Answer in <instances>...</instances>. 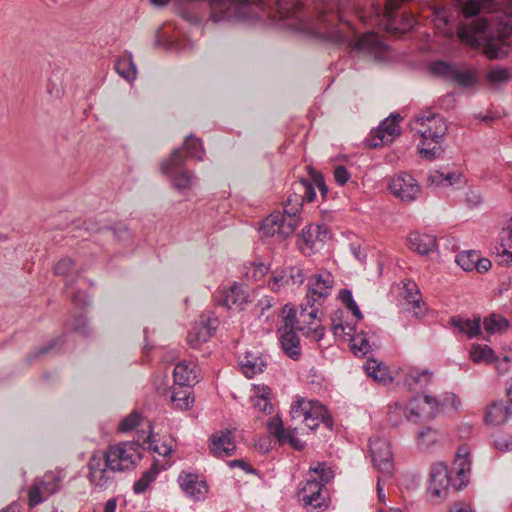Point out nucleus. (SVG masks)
Returning a JSON list of instances; mask_svg holds the SVG:
<instances>
[{
    "label": "nucleus",
    "mask_w": 512,
    "mask_h": 512,
    "mask_svg": "<svg viewBox=\"0 0 512 512\" xmlns=\"http://www.w3.org/2000/svg\"><path fill=\"white\" fill-rule=\"evenodd\" d=\"M173 186L178 191L190 190L193 187V173L186 170L173 178Z\"/></svg>",
    "instance_id": "obj_50"
},
{
    "label": "nucleus",
    "mask_w": 512,
    "mask_h": 512,
    "mask_svg": "<svg viewBox=\"0 0 512 512\" xmlns=\"http://www.w3.org/2000/svg\"><path fill=\"white\" fill-rule=\"evenodd\" d=\"M50 485L49 481H42L38 484L31 486L28 490V502L30 507H34L43 501V493L47 494V486Z\"/></svg>",
    "instance_id": "obj_44"
},
{
    "label": "nucleus",
    "mask_w": 512,
    "mask_h": 512,
    "mask_svg": "<svg viewBox=\"0 0 512 512\" xmlns=\"http://www.w3.org/2000/svg\"><path fill=\"white\" fill-rule=\"evenodd\" d=\"M267 430L281 445L289 444L291 447L299 451L303 450L306 446V441L302 439V436L306 434L305 429L298 426L285 429L283 422L278 415L272 416L268 419Z\"/></svg>",
    "instance_id": "obj_9"
},
{
    "label": "nucleus",
    "mask_w": 512,
    "mask_h": 512,
    "mask_svg": "<svg viewBox=\"0 0 512 512\" xmlns=\"http://www.w3.org/2000/svg\"><path fill=\"white\" fill-rule=\"evenodd\" d=\"M450 81L466 88L476 84L477 80L473 71L454 68Z\"/></svg>",
    "instance_id": "obj_37"
},
{
    "label": "nucleus",
    "mask_w": 512,
    "mask_h": 512,
    "mask_svg": "<svg viewBox=\"0 0 512 512\" xmlns=\"http://www.w3.org/2000/svg\"><path fill=\"white\" fill-rule=\"evenodd\" d=\"M318 306L307 303L305 307L301 305L298 311L294 306L285 305L282 309L283 323H286V327H294L320 341L324 337L325 328L321 325Z\"/></svg>",
    "instance_id": "obj_2"
},
{
    "label": "nucleus",
    "mask_w": 512,
    "mask_h": 512,
    "mask_svg": "<svg viewBox=\"0 0 512 512\" xmlns=\"http://www.w3.org/2000/svg\"><path fill=\"white\" fill-rule=\"evenodd\" d=\"M487 77L491 82L503 83V82H507L510 79V74L507 69L497 68V69L490 71L488 73Z\"/></svg>",
    "instance_id": "obj_60"
},
{
    "label": "nucleus",
    "mask_w": 512,
    "mask_h": 512,
    "mask_svg": "<svg viewBox=\"0 0 512 512\" xmlns=\"http://www.w3.org/2000/svg\"><path fill=\"white\" fill-rule=\"evenodd\" d=\"M116 70L124 79L134 80L136 78L137 69L130 58H122L116 63Z\"/></svg>",
    "instance_id": "obj_45"
},
{
    "label": "nucleus",
    "mask_w": 512,
    "mask_h": 512,
    "mask_svg": "<svg viewBox=\"0 0 512 512\" xmlns=\"http://www.w3.org/2000/svg\"><path fill=\"white\" fill-rule=\"evenodd\" d=\"M304 280L303 270L293 266L280 274H274L269 281V287L273 291H278L281 287L286 285H301Z\"/></svg>",
    "instance_id": "obj_22"
},
{
    "label": "nucleus",
    "mask_w": 512,
    "mask_h": 512,
    "mask_svg": "<svg viewBox=\"0 0 512 512\" xmlns=\"http://www.w3.org/2000/svg\"><path fill=\"white\" fill-rule=\"evenodd\" d=\"M432 378L433 373L428 369L421 371L413 370L407 374L405 384L411 389L423 388L432 381Z\"/></svg>",
    "instance_id": "obj_32"
},
{
    "label": "nucleus",
    "mask_w": 512,
    "mask_h": 512,
    "mask_svg": "<svg viewBox=\"0 0 512 512\" xmlns=\"http://www.w3.org/2000/svg\"><path fill=\"white\" fill-rule=\"evenodd\" d=\"M249 290L243 285L235 283L223 293L222 304L230 310H243L245 305L253 303Z\"/></svg>",
    "instance_id": "obj_18"
},
{
    "label": "nucleus",
    "mask_w": 512,
    "mask_h": 512,
    "mask_svg": "<svg viewBox=\"0 0 512 512\" xmlns=\"http://www.w3.org/2000/svg\"><path fill=\"white\" fill-rule=\"evenodd\" d=\"M365 370L369 377L380 383H385L391 378L388 368L374 359L367 360Z\"/></svg>",
    "instance_id": "obj_33"
},
{
    "label": "nucleus",
    "mask_w": 512,
    "mask_h": 512,
    "mask_svg": "<svg viewBox=\"0 0 512 512\" xmlns=\"http://www.w3.org/2000/svg\"><path fill=\"white\" fill-rule=\"evenodd\" d=\"M291 417L301 422L308 430L315 431L321 424L332 429L333 419L326 407L317 400L298 399L291 407Z\"/></svg>",
    "instance_id": "obj_4"
},
{
    "label": "nucleus",
    "mask_w": 512,
    "mask_h": 512,
    "mask_svg": "<svg viewBox=\"0 0 512 512\" xmlns=\"http://www.w3.org/2000/svg\"><path fill=\"white\" fill-rule=\"evenodd\" d=\"M450 324L457 329L459 333L465 334L468 338L476 337L481 332L480 317H475L473 320L462 317H452Z\"/></svg>",
    "instance_id": "obj_29"
},
{
    "label": "nucleus",
    "mask_w": 512,
    "mask_h": 512,
    "mask_svg": "<svg viewBox=\"0 0 512 512\" xmlns=\"http://www.w3.org/2000/svg\"><path fill=\"white\" fill-rule=\"evenodd\" d=\"M64 79H65V70L62 68L54 69L48 80L46 85V91L48 95L56 100L61 99L65 94L64 87Z\"/></svg>",
    "instance_id": "obj_28"
},
{
    "label": "nucleus",
    "mask_w": 512,
    "mask_h": 512,
    "mask_svg": "<svg viewBox=\"0 0 512 512\" xmlns=\"http://www.w3.org/2000/svg\"><path fill=\"white\" fill-rule=\"evenodd\" d=\"M309 472L312 473L311 477L298 491L300 501L307 511H324L329 506V495L325 485L333 479V471L326 463H318L317 466L310 467Z\"/></svg>",
    "instance_id": "obj_1"
},
{
    "label": "nucleus",
    "mask_w": 512,
    "mask_h": 512,
    "mask_svg": "<svg viewBox=\"0 0 512 512\" xmlns=\"http://www.w3.org/2000/svg\"><path fill=\"white\" fill-rule=\"evenodd\" d=\"M447 512H475L471 504L465 501H457L451 504Z\"/></svg>",
    "instance_id": "obj_64"
},
{
    "label": "nucleus",
    "mask_w": 512,
    "mask_h": 512,
    "mask_svg": "<svg viewBox=\"0 0 512 512\" xmlns=\"http://www.w3.org/2000/svg\"><path fill=\"white\" fill-rule=\"evenodd\" d=\"M63 480L62 471H49L45 474V480L49 481L50 485L47 486V495L54 494L60 487Z\"/></svg>",
    "instance_id": "obj_54"
},
{
    "label": "nucleus",
    "mask_w": 512,
    "mask_h": 512,
    "mask_svg": "<svg viewBox=\"0 0 512 512\" xmlns=\"http://www.w3.org/2000/svg\"><path fill=\"white\" fill-rule=\"evenodd\" d=\"M427 141L428 140H422L421 146L419 148V154L421 157L427 160H434L444 152V148L440 145V143H435V145L431 148L426 147Z\"/></svg>",
    "instance_id": "obj_53"
},
{
    "label": "nucleus",
    "mask_w": 512,
    "mask_h": 512,
    "mask_svg": "<svg viewBox=\"0 0 512 512\" xmlns=\"http://www.w3.org/2000/svg\"><path fill=\"white\" fill-rule=\"evenodd\" d=\"M469 470V464L467 459H461L458 463L457 475L461 482L459 484L451 482L450 472L445 464H437L432 468L430 474L429 491L437 497L446 495V492L450 486L455 489H460L463 485H466L468 480L466 479V471Z\"/></svg>",
    "instance_id": "obj_5"
},
{
    "label": "nucleus",
    "mask_w": 512,
    "mask_h": 512,
    "mask_svg": "<svg viewBox=\"0 0 512 512\" xmlns=\"http://www.w3.org/2000/svg\"><path fill=\"white\" fill-rule=\"evenodd\" d=\"M255 312L259 313V316H263L264 312L272 307V298L270 296H263L259 299L254 298L252 303Z\"/></svg>",
    "instance_id": "obj_61"
},
{
    "label": "nucleus",
    "mask_w": 512,
    "mask_h": 512,
    "mask_svg": "<svg viewBox=\"0 0 512 512\" xmlns=\"http://www.w3.org/2000/svg\"><path fill=\"white\" fill-rule=\"evenodd\" d=\"M454 68H455L454 66H452L446 62L438 61V62H434L431 64L430 71L433 75L450 80Z\"/></svg>",
    "instance_id": "obj_52"
},
{
    "label": "nucleus",
    "mask_w": 512,
    "mask_h": 512,
    "mask_svg": "<svg viewBox=\"0 0 512 512\" xmlns=\"http://www.w3.org/2000/svg\"><path fill=\"white\" fill-rule=\"evenodd\" d=\"M411 129L422 140H432L435 143H441L448 131V125L441 115L432 111H424L416 116Z\"/></svg>",
    "instance_id": "obj_6"
},
{
    "label": "nucleus",
    "mask_w": 512,
    "mask_h": 512,
    "mask_svg": "<svg viewBox=\"0 0 512 512\" xmlns=\"http://www.w3.org/2000/svg\"><path fill=\"white\" fill-rule=\"evenodd\" d=\"M184 164V158L180 149H175L170 156L163 161L161 164V171L164 174H169L171 172L176 171L178 168H181Z\"/></svg>",
    "instance_id": "obj_39"
},
{
    "label": "nucleus",
    "mask_w": 512,
    "mask_h": 512,
    "mask_svg": "<svg viewBox=\"0 0 512 512\" xmlns=\"http://www.w3.org/2000/svg\"><path fill=\"white\" fill-rule=\"evenodd\" d=\"M369 447L374 467L384 477H390L394 471L390 443L385 439L377 437L370 440Z\"/></svg>",
    "instance_id": "obj_13"
},
{
    "label": "nucleus",
    "mask_w": 512,
    "mask_h": 512,
    "mask_svg": "<svg viewBox=\"0 0 512 512\" xmlns=\"http://www.w3.org/2000/svg\"><path fill=\"white\" fill-rule=\"evenodd\" d=\"M302 205L303 199L301 198V195L293 190L285 201L284 214L290 217V219H294V217L300 213Z\"/></svg>",
    "instance_id": "obj_38"
},
{
    "label": "nucleus",
    "mask_w": 512,
    "mask_h": 512,
    "mask_svg": "<svg viewBox=\"0 0 512 512\" xmlns=\"http://www.w3.org/2000/svg\"><path fill=\"white\" fill-rule=\"evenodd\" d=\"M496 252L499 257V264L509 265L512 263V247L500 242L499 246L496 247Z\"/></svg>",
    "instance_id": "obj_56"
},
{
    "label": "nucleus",
    "mask_w": 512,
    "mask_h": 512,
    "mask_svg": "<svg viewBox=\"0 0 512 512\" xmlns=\"http://www.w3.org/2000/svg\"><path fill=\"white\" fill-rule=\"evenodd\" d=\"M400 134V126L396 118H387L378 127L375 137L379 141L373 143L372 146L377 147L385 145L393 141V139Z\"/></svg>",
    "instance_id": "obj_27"
},
{
    "label": "nucleus",
    "mask_w": 512,
    "mask_h": 512,
    "mask_svg": "<svg viewBox=\"0 0 512 512\" xmlns=\"http://www.w3.org/2000/svg\"><path fill=\"white\" fill-rule=\"evenodd\" d=\"M340 298L357 319H362L363 315L356 302L354 301L352 293L349 290H342L340 293Z\"/></svg>",
    "instance_id": "obj_55"
},
{
    "label": "nucleus",
    "mask_w": 512,
    "mask_h": 512,
    "mask_svg": "<svg viewBox=\"0 0 512 512\" xmlns=\"http://www.w3.org/2000/svg\"><path fill=\"white\" fill-rule=\"evenodd\" d=\"M512 31V26L503 25L501 28L491 29L486 36L484 53L490 59H501L510 52V43L508 37Z\"/></svg>",
    "instance_id": "obj_12"
},
{
    "label": "nucleus",
    "mask_w": 512,
    "mask_h": 512,
    "mask_svg": "<svg viewBox=\"0 0 512 512\" xmlns=\"http://www.w3.org/2000/svg\"><path fill=\"white\" fill-rule=\"evenodd\" d=\"M437 437L438 435L436 431L427 428L419 433L418 440L422 446L429 447L437 441Z\"/></svg>",
    "instance_id": "obj_58"
},
{
    "label": "nucleus",
    "mask_w": 512,
    "mask_h": 512,
    "mask_svg": "<svg viewBox=\"0 0 512 512\" xmlns=\"http://www.w3.org/2000/svg\"><path fill=\"white\" fill-rule=\"evenodd\" d=\"M438 408V400L431 396L415 398L409 412L405 405L396 402L390 406L388 419L393 426L402 424L404 419L418 423L422 419L429 420L434 418L438 412Z\"/></svg>",
    "instance_id": "obj_3"
},
{
    "label": "nucleus",
    "mask_w": 512,
    "mask_h": 512,
    "mask_svg": "<svg viewBox=\"0 0 512 512\" xmlns=\"http://www.w3.org/2000/svg\"><path fill=\"white\" fill-rule=\"evenodd\" d=\"M166 397L169 399L172 407L177 410H188L194 403L191 387L174 385L171 387Z\"/></svg>",
    "instance_id": "obj_21"
},
{
    "label": "nucleus",
    "mask_w": 512,
    "mask_h": 512,
    "mask_svg": "<svg viewBox=\"0 0 512 512\" xmlns=\"http://www.w3.org/2000/svg\"><path fill=\"white\" fill-rule=\"evenodd\" d=\"M184 146L191 157H194L199 161L204 159L205 151L201 139L194 135H189L185 140Z\"/></svg>",
    "instance_id": "obj_40"
},
{
    "label": "nucleus",
    "mask_w": 512,
    "mask_h": 512,
    "mask_svg": "<svg viewBox=\"0 0 512 512\" xmlns=\"http://www.w3.org/2000/svg\"><path fill=\"white\" fill-rule=\"evenodd\" d=\"M409 247L421 254L427 255L436 250L437 240L436 237L426 233L413 232L408 236Z\"/></svg>",
    "instance_id": "obj_26"
},
{
    "label": "nucleus",
    "mask_w": 512,
    "mask_h": 512,
    "mask_svg": "<svg viewBox=\"0 0 512 512\" xmlns=\"http://www.w3.org/2000/svg\"><path fill=\"white\" fill-rule=\"evenodd\" d=\"M147 429H148V434L146 435V437H143L142 440L143 442L145 443H149L150 444V447L151 449L158 453L159 455H162V456H167V455H170L172 453V449L170 447H168L167 445H153V426H152V423L147 421Z\"/></svg>",
    "instance_id": "obj_51"
},
{
    "label": "nucleus",
    "mask_w": 512,
    "mask_h": 512,
    "mask_svg": "<svg viewBox=\"0 0 512 512\" xmlns=\"http://www.w3.org/2000/svg\"><path fill=\"white\" fill-rule=\"evenodd\" d=\"M157 475V469L152 466L150 469L145 471L141 477L134 483L133 490L136 494L143 493L147 490L150 483L155 479Z\"/></svg>",
    "instance_id": "obj_47"
},
{
    "label": "nucleus",
    "mask_w": 512,
    "mask_h": 512,
    "mask_svg": "<svg viewBox=\"0 0 512 512\" xmlns=\"http://www.w3.org/2000/svg\"><path fill=\"white\" fill-rule=\"evenodd\" d=\"M266 364L265 359L256 350L247 351L240 360L241 370L248 378L262 373L266 368Z\"/></svg>",
    "instance_id": "obj_24"
},
{
    "label": "nucleus",
    "mask_w": 512,
    "mask_h": 512,
    "mask_svg": "<svg viewBox=\"0 0 512 512\" xmlns=\"http://www.w3.org/2000/svg\"><path fill=\"white\" fill-rule=\"evenodd\" d=\"M143 421L142 415L138 411H132L124 417L119 424V431L123 433L136 429Z\"/></svg>",
    "instance_id": "obj_49"
},
{
    "label": "nucleus",
    "mask_w": 512,
    "mask_h": 512,
    "mask_svg": "<svg viewBox=\"0 0 512 512\" xmlns=\"http://www.w3.org/2000/svg\"><path fill=\"white\" fill-rule=\"evenodd\" d=\"M508 327V320L500 314L493 313L484 319V329L489 334L504 332Z\"/></svg>",
    "instance_id": "obj_34"
},
{
    "label": "nucleus",
    "mask_w": 512,
    "mask_h": 512,
    "mask_svg": "<svg viewBox=\"0 0 512 512\" xmlns=\"http://www.w3.org/2000/svg\"><path fill=\"white\" fill-rule=\"evenodd\" d=\"M334 287V277L330 272L313 274L308 279L306 300L313 305H321L329 297Z\"/></svg>",
    "instance_id": "obj_11"
},
{
    "label": "nucleus",
    "mask_w": 512,
    "mask_h": 512,
    "mask_svg": "<svg viewBox=\"0 0 512 512\" xmlns=\"http://www.w3.org/2000/svg\"><path fill=\"white\" fill-rule=\"evenodd\" d=\"M464 17L477 15L482 8L488 6L491 0H458Z\"/></svg>",
    "instance_id": "obj_36"
},
{
    "label": "nucleus",
    "mask_w": 512,
    "mask_h": 512,
    "mask_svg": "<svg viewBox=\"0 0 512 512\" xmlns=\"http://www.w3.org/2000/svg\"><path fill=\"white\" fill-rule=\"evenodd\" d=\"M294 327H286V323H283V327L280 329V343L284 353L292 359H298L301 354L300 340L295 333Z\"/></svg>",
    "instance_id": "obj_23"
},
{
    "label": "nucleus",
    "mask_w": 512,
    "mask_h": 512,
    "mask_svg": "<svg viewBox=\"0 0 512 512\" xmlns=\"http://www.w3.org/2000/svg\"><path fill=\"white\" fill-rule=\"evenodd\" d=\"M400 295L411 306L408 310L412 312L413 316L421 318L426 314V305L422 301L420 290L415 282L411 280L403 281Z\"/></svg>",
    "instance_id": "obj_17"
},
{
    "label": "nucleus",
    "mask_w": 512,
    "mask_h": 512,
    "mask_svg": "<svg viewBox=\"0 0 512 512\" xmlns=\"http://www.w3.org/2000/svg\"><path fill=\"white\" fill-rule=\"evenodd\" d=\"M89 483L97 489H107L115 481L116 470L108 464L105 454L94 452L87 463Z\"/></svg>",
    "instance_id": "obj_8"
},
{
    "label": "nucleus",
    "mask_w": 512,
    "mask_h": 512,
    "mask_svg": "<svg viewBox=\"0 0 512 512\" xmlns=\"http://www.w3.org/2000/svg\"><path fill=\"white\" fill-rule=\"evenodd\" d=\"M74 266L71 258L60 259L53 268L55 275H66Z\"/></svg>",
    "instance_id": "obj_62"
},
{
    "label": "nucleus",
    "mask_w": 512,
    "mask_h": 512,
    "mask_svg": "<svg viewBox=\"0 0 512 512\" xmlns=\"http://www.w3.org/2000/svg\"><path fill=\"white\" fill-rule=\"evenodd\" d=\"M296 230V220H286L284 215L280 212L271 213L263 220L260 227V232L263 237H273L278 235L281 238H286L292 235Z\"/></svg>",
    "instance_id": "obj_14"
},
{
    "label": "nucleus",
    "mask_w": 512,
    "mask_h": 512,
    "mask_svg": "<svg viewBox=\"0 0 512 512\" xmlns=\"http://www.w3.org/2000/svg\"><path fill=\"white\" fill-rule=\"evenodd\" d=\"M470 358L475 363L493 362L495 353L488 345L473 344L470 350Z\"/></svg>",
    "instance_id": "obj_35"
},
{
    "label": "nucleus",
    "mask_w": 512,
    "mask_h": 512,
    "mask_svg": "<svg viewBox=\"0 0 512 512\" xmlns=\"http://www.w3.org/2000/svg\"><path fill=\"white\" fill-rule=\"evenodd\" d=\"M180 487L195 499L204 498L208 492V486L203 480H199L195 474L187 473L179 476Z\"/></svg>",
    "instance_id": "obj_25"
},
{
    "label": "nucleus",
    "mask_w": 512,
    "mask_h": 512,
    "mask_svg": "<svg viewBox=\"0 0 512 512\" xmlns=\"http://www.w3.org/2000/svg\"><path fill=\"white\" fill-rule=\"evenodd\" d=\"M104 454L108 464L112 465L116 472L133 469L141 459L140 447L135 442L110 445Z\"/></svg>",
    "instance_id": "obj_7"
},
{
    "label": "nucleus",
    "mask_w": 512,
    "mask_h": 512,
    "mask_svg": "<svg viewBox=\"0 0 512 512\" xmlns=\"http://www.w3.org/2000/svg\"><path fill=\"white\" fill-rule=\"evenodd\" d=\"M388 187L395 197L406 202L415 200L421 193L417 181L407 173H400L393 177Z\"/></svg>",
    "instance_id": "obj_15"
},
{
    "label": "nucleus",
    "mask_w": 512,
    "mask_h": 512,
    "mask_svg": "<svg viewBox=\"0 0 512 512\" xmlns=\"http://www.w3.org/2000/svg\"><path fill=\"white\" fill-rule=\"evenodd\" d=\"M495 448L502 452L512 450V438L508 435L497 434L493 438Z\"/></svg>",
    "instance_id": "obj_57"
},
{
    "label": "nucleus",
    "mask_w": 512,
    "mask_h": 512,
    "mask_svg": "<svg viewBox=\"0 0 512 512\" xmlns=\"http://www.w3.org/2000/svg\"><path fill=\"white\" fill-rule=\"evenodd\" d=\"M209 449L216 457L232 456L236 451L233 433L227 429L214 432L209 439Z\"/></svg>",
    "instance_id": "obj_16"
},
{
    "label": "nucleus",
    "mask_w": 512,
    "mask_h": 512,
    "mask_svg": "<svg viewBox=\"0 0 512 512\" xmlns=\"http://www.w3.org/2000/svg\"><path fill=\"white\" fill-rule=\"evenodd\" d=\"M212 336V329L204 322L197 323L190 330L187 341L190 347L198 348Z\"/></svg>",
    "instance_id": "obj_31"
},
{
    "label": "nucleus",
    "mask_w": 512,
    "mask_h": 512,
    "mask_svg": "<svg viewBox=\"0 0 512 512\" xmlns=\"http://www.w3.org/2000/svg\"><path fill=\"white\" fill-rule=\"evenodd\" d=\"M350 348L355 355H365L371 350V345L364 333L353 335L350 339Z\"/></svg>",
    "instance_id": "obj_43"
},
{
    "label": "nucleus",
    "mask_w": 512,
    "mask_h": 512,
    "mask_svg": "<svg viewBox=\"0 0 512 512\" xmlns=\"http://www.w3.org/2000/svg\"><path fill=\"white\" fill-rule=\"evenodd\" d=\"M478 254L475 251H463L456 257V262L464 271H472L477 265Z\"/></svg>",
    "instance_id": "obj_48"
},
{
    "label": "nucleus",
    "mask_w": 512,
    "mask_h": 512,
    "mask_svg": "<svg viewBox=\"0 0 512 512\" xmlns=\"http://www.w3.org/2000/svg\"><path fill=\"white\" fill-rule=\"evenodd\" d=\"M354 48L364 53H375L386 49V45L376 33L368 32L358 38Z\"/></svg>",
    "instance_id": "obj_30"
},
{
    "label": "nucleus",
    "mask_w": 512,
    "mask_h": 512,
    "mask_svg": "<svg viewBox=\"0 0 512 512\" xmlns=\"http://www.w3.org/2000/svg\"><path fill=\"white\" fill-rule=\"evenodd\" d=\"M199 367L189 361L179 362L173 371L176 385L192 387L199 381Z\"/></svg>",
    "instance_id": "obj_20"
},
{
    "label": "nucleus",
    "mask_w": 512,
    "mask_h": 512,
    "mask_svg": "<svg viewBox=\"0 0 512 512\" xmlns=\"http://www.w3.org/2000/svg\"><path fill=\"white\" fill-rule=\"evenodd\" d=\"M245 275L253 281L261 280L269 271V266L262 262H250L245 266Z\"/></svg>",
    "instance_id": "obj_46"
},
{
    "label": "nucleus",
    "mask_w": 512,
    "mask_h": 512,
    "mask_svg": "<svg viewBox=\"0 0 512 512\" xmlns=\"http://www.w3.org/2000/svg\"><path fill=\"white\" fill-rule=\"evenodd\" d=\"M512 415L511 407L504 401H494L486 406L484 421L490 426H499L506 423Z\"/></svg>",
    "instance_id": "obj_19"
},
{
    "label": "nucleus",
    "mask_w": 512,
    "mask_h": 512,
    "mask_svg": "<svg viewBox=\"0 0 512 512\" xmlns=\"http://www.w3.org/2000/svg\"><path fill=\"white\" fill-rule=\"evenodd\" d=\"M500 240L504 245L512 247V217L503 226L500 234Z\"/></svg>",
    "instance_id": "obj_63"
},
{
    "label": "nucleus",
    "mask_w": 512,
    "mask_h": 512,
    "mask_svg": "<svg viewBox=\"0 0 512 512\" xmlns=\"http://www.w3.org/2000/svg\"><path fill=\"white\" fill-rule=\"evenodd\" d=\"M342 311H337L332 317V330L335 336L349 335V332H345V327L342 322Z\"/></svg>",
    "instance_id": "obj_59"
},
{
    "label": "nucleus",
    "mask_w": 512,
    "mask_h": 512,
    "mask_svg": "<svg viewBox=\"0 0 512 512\" xmlns=\"http://www.w3.org/2000/svg\"><path fill=\"white\" fill-rule=\"evenodd\" d=\"M318 229V227L314 228L310 226L306 230H302L301 238L298 243L302 253L310 255L314 251L315 241L313 239V236L316 233V230Z\"/></svg>",
    "instance_id": "obj_41"
},
{
    "label": "nucleus",
    "mask_w": 512,
    "mask_h": 512,
    "mask_svg": "<svg viewBox=\"0 0 512 512\" xmlns=\"http://www.w3.org/2000/svg\"><path fill=\"white\" fill-rule=\"evenodd\" d=\"M293 190H295L299 195H301L303 203L305 201L312 202L315 199L316 192L314 182L311 183L308 180H300L294 183Z\"/></svg>",
    "instance_id": "obj_42"
},
{
    "label": "nucleus",
    "mask_w": 512,
    "mask_h": 512,
    "mask_svg": "<svg viewBox=\"0 0 512 512\" xmlns=\"http://www.w3.org/2000/svg\"><path fill=\"white\" fill-rule=\"evenodd\" d=\"M491 30L485 18L462 22L458 25L457 36L459 40L473 48L480 47Z\"/></svg>",
    "instance_id": "obj_10"
}]
</instances>
